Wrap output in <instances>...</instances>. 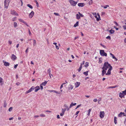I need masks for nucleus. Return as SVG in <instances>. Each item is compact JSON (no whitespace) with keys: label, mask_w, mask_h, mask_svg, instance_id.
Returning a JSON list of instances; mask_svg holds the SVG:
<instances>
[{"label":"nucleus","mask_w":126,"mask_h":126,"mask_svg":"<svg viewBox=\"0 0 126 126\" xmlns=\"http://www.w3.org/2000/svg\"><path fill=\"white\" fill-rule=\"evenodd\" d=\"M110 66H112L110 64H109L107 62H105L104 63L103 67H102V69L106 70L109 68H110Z\"/></svg>","instance_id":"obj_1"},{"label":"nucleus","mask_w":126,"mask_h":126,"mask_svg":"<svg viewBox=\"0 0 126 126\" xmlns=\"http://www.w3.org/2000/svg\"><path fill=\"white\" fill-rule=\"evenodd\" d=\"M10 1V0H5L4 2L5 8L6 9L8 8Z\"/></svg>","instance_id":"obj_2"},{"label":"nucleus","mask_w":126,"mask_h":126,"mask_svg":"<svg viewBox=\"0 0 126 126\" xmlns=\"http://www.w3.org/2000/svg\"><path fill=\"white\" fill-rule=\"evenodd\" d=\"M78 14H77L76 15V19H79L80 18V17H83L84 16V15L81 14L80 12H78Z\"/></svg>","instance_id":"obj_3"},{"label":"nucleus","mask_w":126,"mask_h":126,"mask_svg":"<svg viewBox=\"0 0 126 126\" xmlns=\"http://www.w3.org/2000/svg\"><path fill=\"white\" fill-rule=\"evenodd\" d=\"M69 1L71 5L74 6H75L76 5L77 3V2L73 0H70Z\"/></svg>","instance_id":"obj_4"},{"label":"nucleus","mask_w":126,"mask_h":126,"mask_svg":"<svg viewBox=\"0 0 126 126\" xmlns=\"http://www.w3.org/2000/svg\"><path fill=\"white\" fill-rule=\"evenodd\" d=\"M100 53L101 55L102 56H107V53H105L103 50H101L100 51Z\"/></svg>","instance_id":"obj_5"},{"label":"nucleus","mask_w":126,"mask_h":126,"mask_svg":"<svg viewBox=\"0 0 126 126\" xmlns=\"http://www.w3.org/2000/svg\"><path fill=\"white\" fill-rule=\"evenodd\" d=\"M34 88L35 87L34 86H32L29 90L25 92V94H27L31 92L34 89Z\"/></svg>","instance_id":"obj_6"},{"label":"nucleus","mask_w":126,"mask_h":126,"mask_svg":"<svg viewBox=\"0 0 126 126\" xmlns=\"http://www.w3.org/2000/svg\"><path fill=\"white\" fill-rule=\"evenodd\" d=\"M112 69V66H110V67L109 68V69L107 73H106V75H110L111 74V71Z\"/></svg>","instance_id":"obj_7"},{"label":"nucleus","mask_w":126,"mask_h":126,"mask_svg":"<svg viewBox=\"0 0 126 126\" xmlns=\"http://www.w3.org/2000/svg\"><path fill=\"white\" fill-rule=\"evenodd\" d=\"M105 113L104 111H101L100 113V117L101 118H103L104 117Z\"/></svg>","instance_id":"obj_8"},{"label":"nucleus","mask_w":126,"mask_h":126,"mask_svg":"<svg viewBox=\"0 0 126 126\" xmlns=\"http://www.w3.org/2000/svg\"><path fill=\"white\" fill-rule=\"evenodd\" d=\"M18 20L20 22H22L24 24H25L27 26L29 27V25H28V24L27 23L25 22L23 19L20 18L18 19Z\"/></svg>","instance_id":"obj_9"},{"label":"nucleus","mask_w":126,"mask_h":126,"mask_svg":"<svg viewBox=\"0 0 126 126\" xmlns=\"http://www.w3.org/2000/svg\"><path fill=\"white\" fill-rule=\"evenodd\" d=\"M11 59L13 61H15L17 59V57L14 54H12L11 57Z\"/></svg>","instance_id":"obj_10"},{"label":"nucleus","mask_w":126,"mask_h":126,"mask_svg":"<svg viewBox=\"0 0 126 126\" xmlns=\"http://www.w3.org/2000/svg\"><path fill=\"white\" fill-rule=\"evenodd\" d=\"M97 16H95V17L96 19V20L97 21H99L100 19V16L98 14H97Z\"/></svg>","instance_id":"obj_11"},{"label":"nucleus","mask_w":126,"mask_h":126,"mask_svg":"<svg viewBox=\"0 0 126 126\" xmlns=\"http://www.w3.org/2000/svg\"><path fill=\"white\" fill-rule=\"evenodd\" d=\"M34 12L33 11H32L29 15V17L30 18H32L34 15Z\"/></svg>","instance_id":"obj_12"},{"label":"nucleus","mask_w":126,"mask_h":126,"mask_svg":"<svg viewBox=\"0 0 126 126\" xmlns=\"http://www.w3.org/2000/svg\"><path fill=\"white\" fill-rule=\"evenodd\" d=\"M3 62L4 63V65L5 66H8L10 65V63L8 62H5L4 61H3Z\"/></svg>","instance_id":"obj_13"},{"label":"nucleus","mask_w":126,"mask_h":126,"mask_svg":"<svg viewBox=\"0 0 126 126\" xmlns=\"http://www.w3.org/2000/svg\"><path fill=\"white\" fill-rule=\"evenodd\" d=\"M47 72L48 73H49V76L51 78L52 77H53L52 75L51 74H50L51 72V70L50 69L48 70Z\"/></svg>","instance_id":"obj_14"},{"label":"nucleus","mask_w":126,"mask_h":126,"mask_svg":"<svg viewBox=\"0 0 126 126\" xmlns=\"http://www.w3.org/2000/svg\"><path fill=\"white\" fill-rule=\"evenodd\" d=\"M78 5L79 7H83L85 5V4L84 3H79L78 4Z\"/></svg>","instance_id":"obj_15"},{"label":"nucleus","mask_w":126,"mask_h":126,"mask_svg":"<svg viewBox=\"0 0 126 126\" xmlns=\"http://www.w3.org/2000/svg\"><path fill=\"white\" fill-rule=\"evenodd\" d=\"M34 89H35L34 91L36 92L40 90V88L39 86H37L35 87Z\"/></svg>","instance_id":"obj_16"},{"label":"nucleus","mask_w":126,"mask_h":126,"mask_svg":"<svg viewBox=\"0 0 126 126\" xmlns=\"http://www.w3.org/2000/svg\"><path fill=\"white\" fill-rule=\"evenodd\" d=\"M110 54L112 56L113 59H114L116 61H117V59L115 57V56H114V55L113 54L111 53H110Z\"/></svg>","instance_id":"obj_17"},{"label":"nucleus","mask_w":126,"mask_h":126,"mask_svg":"<svg viewBox=\"0 0 126 126\" xmlns=\"http://www.w3.org/2000/svg\"><path fill=\"white\" fill-rule=\"evenodd\" d=\"M80 84V83L79 82H77L75 83V87L77 88L79 87Z\"/></svg>","instance_id":"obj_18"},{"label":"nucleus","mask_w":126,"mask_h":126,"mask_svg":"<svg viewBox=\"0 0 126 126\" xmlns=\"http://www.w3.org/2000/svg\"><path fill=\"white\" fill-rule=\"evenodd\" d=\"M119 97H120L121 98H122L123 97H124L125 95L124 94L122 93H119Z\"/></svg>","instance_id":"obj_19"},{"label":"nucleus","mask_w":126,"mask_h":126,"mask_svg":"<svg viewBox=\"0 0 126 126\" xmlns=\"http://www.w3.org/2000/svg\"><path fill=\"white\" fill-rule=\"evenodd\" d=\"M64 106L65 107V108L63 109V110H65V111L66 110H67V111H68L69 110V109L70 108H68V107L67 106Z\"/></svg>","instance_id":"obj_20"},{"label":"nucleus","mask_w":126,"mask_h":126,"mask_svg":"<svg viewBox=\"0 0 126 126\" xmlns=\"http://www.w3.org/2000/svg\"><path fill=\"white\" fill-rule=\"evenodd\" d=\"M62 112L60 114V115L61 116H63V115L64 114V112L65 111V110H63V109H62Z\"/></svg>","instance_id":"obj_21"},{"label":"nucleus","mask_w":126,"mask_h":126,"mask_svg":"<svg viewBox=\"0 0 126 126\" xmlns=\"http://www.w3.org/2000/svg\"><path fill=\"white\" fill-rule=\"evenodd\" d=\"M118 86L116 85L114 86H109L108 88L110 89V88H115L117 87H118Z\"/></svg>","instance_id":"obj_22"},{"label":"nucleus","mask_w":126,"mask_h":126,"mask_svg":"<svg viewBox=\"0 0 126 126\" xmlns=\"http://www.w3.org/2000/svg\"><path fill=\"white\" fill-rule=\"evenodd\" d=\"M47 81H45L44 82H42L41 84L43 86H45L47 83Z\"/></svg>","instance_id":"obj_23"},{"label":"nucleus","mask_w":126,"mask_h":126,"mask_svg":"<svg viewBox=\"0 0 126 126\" xmlns=\"http://www.w3.org/2000/svg\"><path fill=\"white\" fill-rule=\"evenodd\" d=\"M3 79L2 78L0 77V83L2 84L3 83Z\"/></svg>","instance_id":"obj_24"},{"label":"nucleus","mask_w":126,"mask_h":126,"mask_svg":"<svg viewBox=\"0 0 126 126\" xmlns=\"http://www.w3.org/2000/svg\"><path fill=\"white\" fill-rule=\"evenodd\" d=\"M103 70L102 71V76H104L105 73L106 72V70L104 69H103Z\"/></svg>","instance_id":"obj_25"},{"label":"nucleus","mask_w":126,"mask_h":126,"mask_svg":"<svg viewBox=\"0 0 126 126\" xmlns=\"http://www.w3.org/2000/svg\"><path fill=\"white\" fill-rule=\"evenodd\" d=\"M89 71H87L84 72L83 73V74L86 76H87L88 75V73Z\"/></svg>","instance_id":"obj_26"},{"label":"nucleus","mask_w":126,"mask_h":126,"mask_svg":"<svg viewBox=\"0 0 126 126\" xmlns=\"http://www.w3.org/2000/svg\"><path fill=\"white\" fill-rule=\"evenodd\" d=\"M117 117H114V122L115 124H116L117 123Z\"/></svg>","instance_id":"obj_27"},{"label":"nucleus","mask_w":126,"mask_h":126,"mask_svg":"<svg viewBox=\"0 0 126 126\" xmlns=\"http://www.w3.org/2000/svg\"><path fill=\"white\" fill-rule=\"evenodd\" d=\"M73 86L71 85H69L68 89L69 90H72L73 88Z\"/></svg>","instance_id":"obj_28"},{"label":"nucleus","mask_w":126,"mask_h":126,"mask_svg":"<svg viewBox=\"0 0 126 126\" xmlns=\"http://www.w3.org/2000/svg\"><path fill=\"white\" fill-rule=\"evenodd\" d=\"M79 24V22H77L74 25V27H76L77 26H78Z\"/></svg>","instance_id":"obj_29"},{"label":"nucleus","mask_w":126,"mask_h":126,"mask_svg":"<svg viewBox=\"0 0 126 126\" xmlns=\"http://www.w3.org/2000/svg\"><path fill=\"white\" fill-rule=\"evenodd\" d=\"M125 113L124 112H121L118 115V116L119 117H121L122 115V114H124Z\"/></svg>","instance_id":"obj_30"},{"label":"nucleus","mask_w":126,"mask_h":126,"mask_svg":"<svg viewBox=\"0 0 126 126\" xmlns=\"http://www.w3.org/2000/svg\"><path fill=\"white\" fill-rule=\"evenodd\" d=\"M65 83H63L61 86H60V89H61L63 87V85L64 84H65V83H67V81H65Z\"/></svg>","instance_id":"obj_31"},{"label":"nucleus","mask_w":126,"mask_h":126,"mask_svg":"<svg viewBox=\"0 0 126 126\" xmlns=\"http://www.w3.org/2000/svg\"><path fill=\"white\" fill-rule=\"evenodd\" d=\"M109 32L111 33H113L114 32V30H111L109 31Z\"/></svg>","instance_id":"obj_32"},{"label":"nucleus","mask_w":126,"mask_h":126,"mask_svg":"<svg viewBox=\"0 0 126 126\" xmlns=\"http://www.w3.org/2000/svg\"><path fill=\"white\" fill-rule=\"evenodd\" d=\"M89 66V63L88 62H86L85 63V64L84 65L85 67H87Z\"/></svg>","instance_id":"obj_33"},{"label":"nucleus","mask_w":126,"mask_h":126,"mask_svg":"<svg viewBox=\"0 0 126 126\" xmlns=\"http://www.w3.org/2000/svg\"><path fill=\"white\" fill-rule=\"evenodd\" d=\"M17 26V23L15 22H14V27L15 28H16Z\"/></svg>","instance_id":"obj_34"},{"label":"nucleus","mask_w":126,"mask_h":126,"mask_svg":"<svg viewBox=\"0 0 126 126\" xmlns=\"http://www.w3.org/2000/svg\"><path fill=\"white\" fill-rule=\"evenodd\" d=\"M93 2L92 0H90L89 2V5L92 4L93 3Z\"/></svg>","instance_id":"obj_35"},{"label":"nucleus","mask_w":126,"mask_h":126,"mask_svg":"<svg viewBox=\"0 0 126 126\" xmlns=\"http://www.w3.org/2000/svg\"><path fill=\"white\" fill-rule=\"evenodd\" d=\"M16 12L15 10H13L11 11V13L13 15H14Z\"/></svg>","instance_id":"obj_36"},{"label":"nucleus","mask_w":126,"mask_h":126,"mask_svg":"<svg viewBox=\"0 0 126 126\" xmlns=\"http://www.w3.org/2000/svg\"><path fill=\"white\" fill-rule=\"evenodd\" d=\"M91 109H90L89 110H88V113L87 114V115L88 116H89L90 115V112L91 111Z\"/></svg>","instance_id":"obj_37"},{"label":"nucleus","mask_w":126,"mask_h":126,"mask_svg":"<svg viewBox=\"0 0 126 126\" xmlns=\"http://www.w3.org/2000/svg\"><path fill=\"white\" fill-rule=\"evenodd\" d=\"M36 42L35 40H33V46H35L36 45Z\"/></svg>","instance_id":"obj_38"},{"label":"nucleus","mask_w":126,"mask_h":126,"mask_svg":"<svg viewBox=\"0 0 126 126\" xmlns=\"http://www.w3.org/2000/svg\"><path fill=\"white\" fill-rule=\"evenodd\" d=\"M27 6L30 8L32 9L33 8L32 7L30 4H28Z\"/></svg>","instance_id":"obj_39"},{"label":"nucleus","mask_w":126,"mask_h":126,"mask_svg":"<svg viewBox=\"0 0 126 126\" xmlns=\"http://www.w3.org/2000/svg\"><path fill=\"white\" fill-rule=\"evenodd\" d=\"M7 105V104L6 103V101H5L4 103V105H3V107L4 108H5L6 107Z\"/></svg>","instance_id":"obj_40"},{"label":"nucleus","mask_w":126,"mask_h":126,"mask_svg":"<svg viewBox=\"0 0 126 126\" xmlns=\"http://www.w3.org/2000/svg\"><path fill=\"white\" fill-rule=\"evenodd\" d=\"M35 2L37 6V7H38L39 6V4L38 2L37 1V0H35Z\"/></svg>","instance_id":"obj_41"},{"label":"nucleus","mask_w":126,"mask_h":126,"mask_svg":"<svg viewBox=\"0 0 126 126\" xmlns=\"http://www.w3.org/2000/svg\"><path fill=\"white\" fill-rule=\"evenodd\" d=\"M109 5H106L105 6H104V9H106L107 8V7H109Z\"/></svg>","instance_id":"obj_42"},{"label":"nucleus","mask_w":126,"mask_h":126,"mask_svg":"<svg viewBox=\"0 0 126 126\" xmlns=\"http://www.w3.org/2000/svg\"><path fill=\"white\" fill-rule=\"evenodd\" d=\"M122 93L124 94V95H126V89L125 91H123Z\"/></svg>","instance_id":"obj_43"},{"label":"nucleus","mask_w":126,"mask_h":126,"mask_svg":"<svg viewBox=\"0 0 126 126\" xmlns=\"http://www.w3.org/2000/svg\"><path fill=\"white\" fill-rule=\"evenodd\" d=\"M106 38L107 39H109L110 40L111 39L110 36L109 35L106 37Z\"/></svg>","instance_id":"obj_44"},{"label":"nucleus","mask_w":126,"mask_h":126,"mask_svg":"<svg viewBox=\"0 0 126 126\" xmlns=\"http://www.w3.org/2000/svg\"><path fill=\"white\" fill-rule=\"evenodd\" d=\"M13 109V107H10L9 109V110L10 111H11Z\"/></svg>","instance_id":"obj_45"},{"label":"nucleus","mask_w":126,"mask_h":126,"mask_svg":"<svg viewBox=\"0 0 126 126\" xmlns=\"http://www.w3.org/2000/svg\"><path fill=\"white\" fill-rule=\"evenodd\" d=\"M16 17L13 18L12 19V21H14L15 20H16Z\"/></svg>","instance_id":"obj_46"},{"label":"nucleus","mask_w":126,"mask_h":126,"mask_svg":"<svg viewBox=\"0 0 126 126\" xmlns=\"http://www.w3.org/2000/svg\"><path fill=\"white\" fill-rule=\"evenodd\" d=\"M40 116L41 117H45V115L43 114H42L40 115Z\"/></svg>","instance_id":"obj_47"},{"label":"nucleus","mask_w":126,"mask_h":126,"mask_svg":"<svg viewBox=\"0 0 126 126\" xmlns=\"http://www.w3.org/2000/svg\"><path fill=\"white\" fill-rule=\"evenodd\" d=\"M100 45L101 46H102L104 48H106V46H104V45H102V44H100Z\"/></svg>","instance_id":"obj_48"},{"label":"nucleus","mask_w":126,"mask_h":126,"mask_svg":"<svg viewBox=\"0 0 126 126\" xmlns=\"http://www.w3.org/2000/svg\"><path fill=\"white\" fill-rule=\"evenodd\" d=\"M73 106V103H72L70 105V106H69V108H71Z\"/></svg>","instance_id":"obj_49"},{"label":"nucleus","mask_w":126,"mask_h":126,"mask_svg":"<svg viewBox=\"0 0 126 126\" xmlns=\"http://www.w3.org/2000/svg\"><path fill=\"white\" fill-rule=\"evenodd\" d=\"M62 90H61V92H58L56 91L55 93H57V94H60L61 93V92H62Z\"/></svg>","instance_id":"obj_50"},{"label":"nucleus","mask_w":126,"mask_h":126,"mask_svg":"<svg viewBox=\"0 0 126 126\" xmlns=\"http://www.w3.org/2000/svg\"><path fill=\"white\" fill-rule=\"evenodd\" d=\"M57 43H56V48L57 49H58L59 48L56 45Z\"/></svg>","instance_id":"obj_51"},{"label":"nucleus","mask_w":126,"mask_h":126,"mask_svg":"<svg viewBox=\"0 0 126 126\" xmlns=\"http://www.w3.org/2000/svg\"><path fill=\"white\" fill-rule=\"evenodd\" d=\"M42 86L43 85H42L41 84L40 85V89L41 90H42L43 89V88Z\"/></svg>","instance_id":"obj_52"},{"label":"nucleus","mask_w":126,"mask_h":126,"mask_svg":"<svg viewBox=\"0 0 126 126\" xmlns=\"http://www.w3.org/2000/svg\"><path fill=\"white\" fill-rule=\"evenodd\" d=\"M97 99H95L93 100V101L94 102H96L97 101Z\"/></svg>","instance_id":"obj_53"},{"label":"nucleus","mask_w":126,"mask_h":126,"mask_svg":"<svg viewBox=\"0 0 126 126\" xmlns=\"http://www.w3.org/2000/svg\"><path fill=\"white\" fill-rule=\"evenodd\" d=\"M123 27L124 29L125 30L126 29V25H124L123 26Z\"/></svg>","instance_id":"obj_54"},{"label":"nucleus","mask_w":126,"mask_h":126,"mask_svg":"<svg viewBox=\"0 0 126 126\" xmlns=\"http://www.w3.org/2000/svg\"><path fill=\"white\" fill-rule=\"evenodd\" d=\"M81 106V105H79L77 106L76 108H75V109H77L79 107Z\"/></svg>","instance_id":"obj_55"},{"label":"nucleus","mask_w":126,"mask_h":126,"mask_svg":"<svg viewBox=\"0 0 126 126\" xmlns=\"http://www.w3.org/2000/svg\"><path fill=\"white\" fill-rule=\"evenodd\" d=\"M18 65L17 64H16V65H15L14 67V68L15 69H16L17 68Z\"/></svg>","instance_id":"obj_56"},{"label":"nucleus","mask_w":126,"mask_h":126,"mask_svg":"<svg viewBox=\"0 0 126 126\" xmlns=\"http://www.w3.org/2000/svg\"><path fill=\"white\" fill-rule=\"evenodd\" d=\"M82 68H79V69H78V70L79 72L81 70Z\"/></svg>","instance_id":"obj_57"},{"label":"nucleus","mask_w":126,"mask_h":126,"mask_svg":"<svg viewBox=\"0 0 126 126\" xmlns=\"http://www.w3.org/2000/svg\"><path fill=\"white\" fill-rule=\"evenodd\" d=\"M114 23L116 25V26H118V24L116 22L114 21Z\"/></svg>","instance_id":"obj_58"},{"label":"nucleus","mask_w":126,"mask_h":126,"mask_svg":"<svg viewBox=\"0 0 126 126\" xmlns=\"http://www.w3.org/2000/svg\"><path fill=\"white\" fill-rule=\"evenodd\" d=\"M29 35H31L32 34L31 33V32L30 30H29Z\"/></svg>","instance_id":"obj_59"},{"label":"nucleus","mask_w":126,"mask_h":126,"mask_svg":"<svg viewBox=\"0 0 126 126\" xmlns=\"http://www.w3.org/2000/svg\"><path fill=\"white\" fill-rule=\"evenodd\" d=\"M45 112H50V113H51V112H52L51 111H49V110H46V111Z\"/></svg>","instance_id":"obj_60"},{"label":"nucleus","mask_w":126,"mask_h":126,"mask_svg":"<svg viewBox=\"0 0 126 126\" xmlns=\"http://www.w3.org/2000/svg\"><path fill=\"white\" fill-rule=\"evenodd\" d=\"M20 84V83L19 82H17L16 83V84L17 85H18Z\"/></svg>","instance_id":"obj_61"},{"label":"nucleus","mask_w":126,"mask_h":126,"mask_svg":"<svg viewBox=\"0 0 126 126\" xmlns=\"http://www.w3.org/2000/svg\"><path fill=\"white\" fill-rule=\"evenodd\" d=\"M102 15H104L105 14V12H102L101 13Z\"/></svg>","instance_id":"obj_62"},{"label":"nucleus","mask_w":126,"mask_h":126,"mask_svg":"<svg viewBox=\"0 0 126 126\" xmlns=\"http://www.w3.org/2000/svg\"><path fill=\"white\" fill-rule=\"evenodd\" d=\"M10 45H11L12 44V42L10 41H8Z\"/></svg>","instance_id":"obj_63"},{"label":"nucleus","mask_w":126,"mask_h":126,"mask_svg":"<svg viewBox=\"0 0 126 126\" xmlns=\"http://www.w3.org/2000/svg\"><path fill=\"white\" fill-rule=\"evenodd\" d=\"M79 111H77L76 113V115H77L79 113Z\"/></svg>","instance_id":"obj_64"}]
</instances>
